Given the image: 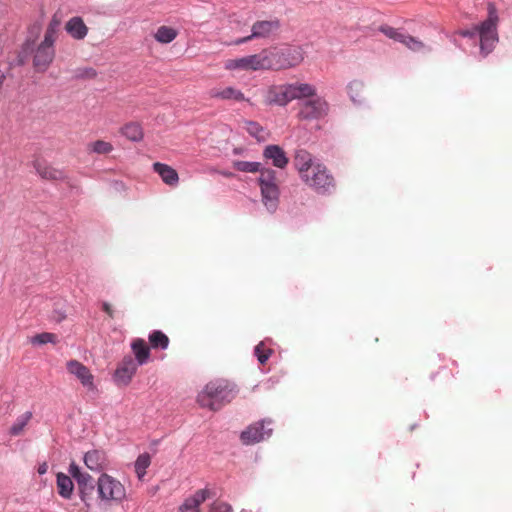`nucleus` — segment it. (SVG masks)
<instances>
[{
    "mask_svg": "<svg viewBox=\"0 0 512 512\" xmlns=\"http://www.w3.org/2000/svg\"><path fill=\"white\" fill-rule=\"evenodd\" d=\"M266 70L281 71L299 66L305 57L301 46L280 45L263 49Z\"/></svg>",
    "mask_w": 512,
    "mask_h": 512,
    "instance_id": "f257e3e1",
    "label": "nucleus"
},
{
    "mask_svg": "<svg viewBox=\"0 0 512 512\" xmlns=\"http://www.w3.org/2000/svg\"><path fill=\"white\" fill-rule=\"evenodd\" d=\"M497 24V10L495 5L490 3L488 5V18L471 29L459 31V35L469 38H474L478 35L480 38V51L483 56H487L498 42Z\"/></svg>",
    "mask_w": 512,
    "mask_h": 512,
    "instance_id": "f03ea898",
    "label": "nucleus"
},
{
    "mask_svg": "<svg viewBox=\"0 0 512 512\" xmlns=\"http://www.w3.org/2000/svg\"><path fill=\"white\" fill-rule=\"evenodd\" d=\"M235 397L233 388L226 380L210 381L197 396V403L202 408L212 411L221 409Z\"/></svg>",
    "mask_w": 512,
    "mask_h": 512,
    "instance_id": "7ed1b4c3",
    "label": "nucleus"
},
{
    "mask_svg": "<svg viewBox=\"0 0 512 512\" xmlns=\"http://www.w3.org/2000/svg\"><path fill=\"white\" fill-rule=\"evenodd\" d=\"M59 22L52 20L44 34V38L34 51L33 67L37 72H45L55 57L54 43L57 39Z\"/></svg>",
    "mask_w": 512,
    "mask_h": 512,
    "instance_id": "20e7f679",
    "label": "nucleus"
},
{
    "mask_svg": "<svg viewBox=\"0 0 512 512\" xmlns=\"http://www.w3.org/2000/svg\"><path fill=\"white\" fill-rule=\"evenodd\" d=\"M97 494L105 504H119L126 498V489L119 480L102 473L97 480Z\"/></svg>",
    "mask_w": 512,
    "mask_h": 512,
    "instance_id": "39448f33",
    "label": "nucleus"
},
{
    "mask_svg": "<svg viewBox=\"0 0 512 512\" xmlns=\"http://www.w3.org/2000/svg\"><path fill=\"white\" fill-rule=\"evenodd\" d=\"M300 178L307 186L318 193L329 192L330 189L335 187L334 177L327 167L320 162H317Z\"/></svg>",
    "mask_w": 512,
    "mask_h": 512,
    "instance_id": "423d86ee",
    "label": "nucleus"
},
{
    "mask_svg": "<svg viewBox=\"0 0 512 512\" xmlns=\"http://www.w3.org/2000/svg\"><path fill=\"white\" fill-rule=\"evenodd\" d=\"M227 71H259L266 70L263 50L259 53L243 56L240 58L227 59L224 62Z\"/></svg>",
    "mask_w": 512,
    "mask_h": 512,
    "instance_id": "0eeeda50",
    "label": "nucleus"
},
{
    "mask_svg": "<svg viewBox=\"0 0 512 512\" xmlns=\"http://www.w3.org/2000/svg\"><path fill=\"white\" fill-rule=\"evenodd\" d=\"M328 111V102L324 98L314 96L299 104L297 116L300 120H318L325 117Z\"/></svg>",
    "mask_w": 512,
    "mask_h": 512,
    "instance_id": "6e6552de",
    "label": "nucleus"
},
{
    "mask_svg": "<svg viewBox=\"0 0 512 512\" xmlns=\"http://www.w3.org/2000/svg\"><path fill=\"white\" fill-rule=\"evenodd\" d=\"M280 28L279 20L257 21L252 25L251 34L249 36L239 38L233 42L234 45H241L255 38H267L276 33Z\"/></svg>",
    "mask_w": 512,
    "mask_h": 512,
    "instance_id": "1a4fd4ad",
    "label": "nucleus"
},
{
    "mask_svg": "<svg viewBox=\"0 0 512 512\" xmlns=\"http://www.w3.org/2000/svg\"><path fill=\"white\" fill-rule=\"evenodd\" d=\"M138 366L139 365L131 356H125L114 373L116 383L119 385H128L136 374Z\"/></svg>",
    "mask_w": 512,
    "mask_h": 512,
    "instance_id": "9d476101",
    "label": "nucleus"
},
{
    "mask_svg": "<svg viewBox=\"0 0 512 512\" xmlns=\"http://www.w3.org/2000/svg\"><path fill=\"white\" fill-rule=\"evenodd\" d=\"M264 102L267 105L286 106L290 102L288 85L281 84L268 87Z\"/></svg>",
    "mask_w": 512,
    "mask_h": 512,
    "instance_id": "9b49d317",
    "label": "nucleus"
},
{
    "mask_svg": "<svg viewBox=\"0 0 512 512\" xmlns=\"http://www.w3.org/2000/svg\"><path fill=\"white\" fill-rule=\"evenodd\" d=\"M272 429H265V422H257L250 425L241 433V440L244 444L250 445L258 443L271 435Z\"/></svg>",
    "mask_w": 512,
    "mask_h": 512,
    "instance_id": "f8f14e48",
    "label": "nucleus"
},
{
    "mask_svg": "<svg viewBox=\"0 0 512 512\" xmlns=\"http://www.w3.org/2000/svg\"><path fill=\"white\" fill-rule=\"evenodd\" d=\"M67 370L69 373L73 374L84 387L90 390L94 389V377L85 365L77 360H70L67 362Z\"/></svg>",
    "mask_w": 512,
    "mask_h": 512,
    "instance_id": "ddd939ff",
    "label": "nucleus"
},
{
    "mask_svg": "<svg viewBox=\"0 0 512 512\" xmlns=\"http://www.w3.org/2000/svg\"><path fill=\"white\" fill-rule=\"evenodd\" d=\"M210 497L208 489H199L191 497L185 499L178 512H200L199 506Z\"/></svg>",
    "mask_w": 512,
    "mask_h": 512,
    "instance_id": "4468645a",
    "label": "nucleus"
},
{
    "mask_svg": "<svg viewBox=\"0 0 512 512\" xmlns=\"http://www.w3.org/2000/svg\"><path fill=\"white\" fill-rule=\"evenodd\" d=\"M84 463L88 469L94 472H100L108 465L106 454L100 450L88 451L84 456Z\"/></svg>",
    "mask_w": 512,
    "mask_h": 512,
    "instance_id": "2eb2a0df",
    "label": "nucleus"
},
{
    "mask_svg": "<svg viewBox=\"0 0 512 512\" xmlns=\"http://www.w3.org/2000/svg\"><path fill=\"white\" fill-rule=\"evenodd\" d=\"M34 168H35L37 174L42 179L50 180V181H66L67 180V176L62 170H59L52 166H49L45 163L35 161Z\"/></svg>",
    "mask_w": 512,
    "mask_h": 512,
    "instance_id": "dca6fc26",
    "label": "nucleus"
},
{
    "mask_svg": "<svg viewBox=\"0 0 512 512\" xmlns=\"http://www.w3.org/2000/svg\"><path fill=\"white\" fill-rule=\"evenodd\" d=\"M209 95L211 98L220 100H233L236 102L247 101L244 94L239 89L232 86L213 88L209 91Z\"/></svg>",
    "mask_w": 512,
    "mask_h": 512,
    "instance_id": "f3484780",
    "label": "nucleus"
},
{
    "mask_svg": "<svg viewBox=\"0 0 512 512\" xmlns=\"http://www.w3.org/2000/svg\"><path fill=\"white\" fill-rule=\"evenodd\" d=\"M153 170L156 172L162 179V181L171 187H175L179 183V175L177 171L171 166L156 162L153 164Z\"/></svg>",
    "mask_w": 512,
    "mask_h": 512,
    "instance_id": "a211bd4d",
    "label": "nucleus"
},
{
    "mask_svg": "<svg viewBox=\"0 0 512 512\" xmlns=\"http://www.w3.org/2000/svg\"><path fill=\"white\" fill-rule=\"evenodd\" d=\"M290 102L295 99L311 98L316 96V88L308 83L287 84Z\"/></svg>",
    "mask_w": 512,
    "mask_h": 512,
    "instance_id": "6ab92c4d",
    "label": "nucleus"
},
{
    "mask_svg": "<svg viewBox=\"0 0 512 512\" xmlns=\"http://www.w3.org/2000/svg\"><path fill=\"white\" fill-rule=\"evenodd\" d=\"M66 32L76 40L84 39L88 34V27L85 25L81 17L75 16L65 24Z\"/></svg>",
    "mask_w": 512,
    "mask_h": 512,
    "instance_id": "aec40b11",
    "label": "nucleus"
},
{
    "mask_svg": "<svg viewBox=\"0 0 512 512\" xmlns=\"http://www.w3.org/2000/svg\"><path fill=\"white\" fill-rule=\"evenodd\" d=\"M131 349L135 356L134 360L142 366L146 364L150 359V346L142 338H136L131 343Z\"/></svg>",
    "mask_w": 512,
    "mask_h": 512,
    "instance_id": "412c9836",
    "label": "nucleus"
},
{
    "mask_svg": "<svg viewBox=\"0 0 512 512\" xmlns=\"http://www.w3.org/2000/svg\"><path fill=\"white\" fill-rule=\"evenodd\" d=\"M317 162L314 161L313 156L306 150H297L294 156V166L298 171L299 176H303L309 169H311Z\"/></svg>",
    "mask_w": 512,
    "mask_h": 512,
    "instance_id": "4be33fe9",
    "label": "nucleus"
},
{
    "mask_svg": "<svg viewBox=\"0 0 512 512\" xmlns=\"http://www.w3.org/2000/svg\"><path fill=\"white\" fill-rule=\"evenodd\" d=\"M261 188L262 201L270 212H274L279 201V187L276 185H265Z\"/></svg>",
    "mask_w": 512,
    "mask_h": 512,
    "instance_id": "5701e85b",
    "label": "nucleus"
},
{
    "mask_svg": "<svg viewBox=\"0 0 512 512\" xmlns=\"http://www.w3.org/2000/svg\"><path fill=\"white\" fill-rule=\"evenodd\" d=\"M263 155L267 159H271L273 165L278 168H285L288 164V158L284 150L278 145H268L263 152Z\"/></svg>",
    "mask_w": 512,
    "mask_h": 512,
    "instance_id": "b1692460",
    "label": "nucleus"
},
{
    "mask_svg": "<svg viewBox=\"0 0 512 512\" xmlns=\"http://www.w3.org/2000/svg\"><path fill=\"white\" fill-rule=\"evenodd\" d=\"M178 31L170 26L162 25L154 33V39L161 44H169L176 39Z\"/></svg>",
    "mask_w": 512,
    "mask_h": 512,
    "instance_id": "393cba45",
    "label": "nucleus"
},
{
    "mask_svg": "<svg viewBox=\"0 0 512 512\" xmlns=\"http://www.w3.org/2000/svg\"><path fill=\"white\" fill-rule=\"evenodd\" d=\"M57 488L58 493L66 499H69L73 492V482L71 478L63 473L57 475Z\"/></svg>",
    "mask_w": 512,
    "mask_h": 512,
    "instance_id": "a878e982",
    "label": "nucleus"
},
{
    "mask_svg": "<svg viewBox=\"0 0 512 512\" xmlns=\"http://www.w3.org/2000/svg\"><path fill=\"white\" fill-rule=\"evenodd\" d=\"M120 133L131 141H140L143 138L142 127L140 124L134 122L124 125L121 128Z\"/></svg>",
    "mask_w": 512,
    "mask_h": 512,
    "instance_id": "bb28decb",
    "label": "nucleus"
},
{
    "mask_svg": "<svg viewBox=\"0 0 512 512\" xmlns=\"http://www.w3.org/2000/svg\"><path fill=\"white\" fill-rule=\"evenodd\" d=\"M113 149L112 143L101 139L90 142L87 145V152L89 154L106 155L111 153Z\"/></svg>",
    "mask_w": 512,
    "mask_h": 512,
    "instance_id": "cd10ccee",
    "label": "nucleus"
},
{
    "mask_svg": "<svg viewBox=\"0 0 512 512\" xmlns=\"http://www.w3.org/2000/svg\"><path fill=\"white\" fill-rule=\"evenodd\" d=\"M148 340L151 348L163 350L168 348L170 342L168 336L160 330L152 331L148 336Z\"/></svg>",
    "mask_w": 512,
    "mask_h": 512,
    "instance_id": "c85d7f7f",
    "label": "nucleus"
},
{
    "mask_svg": "<svg viewBox=\"0 0 512 512\" xmlns=\"http://www.w3.org/2000/svg\"><path fill=\"white\" fill-rule=\"evenodd\" d=\"M151 464V457L148 453H143L138 456L135 461V472L139 480H142L146 474V469Z\"/></svg>",
    "mask_w": 512,
    "mask_h": 512,
    "instance_id": "c756f323",
    "label": "nucleus"
},
{
    "mask_svg": "<svg viewBox=\"0 0 512 512\" xmlns=\"http://www.w3.org/2000/svg\"><path fill=\"white\" fill-rule=\"evenodd\" d=\"M273 353V349L269 347L266 341H261L258 343L254 349V354L256 355L260 364L264 365L270 356Z\"/></svg>",
    "mask_w": 512,
    "mask_h": 512,
    "instance_id": "7c9ffc66",
    "label": "nucleus"
},
{
    "mask_svg": "<svg viewBox=\"0 0 512 512\" xmlns=\"http://www.w3.org/2000/svg\"><path fill=\"white\" fill-rule=\"evenodd\" d=\"M408 49L413 52H420L426 48V45L420 39L413 37L411 35L403 34L401 42Z\"/></svg>",
    "mask_w": 512,
    "mask_h": 512,
    "instance_id": "2f4dec72",
    "label": "nucleus"
},
{
    "mask_svg": "<svg viewBox=\"0 0 512 512\" xmlns=\"http://www.w3.org/2000/svg\"><path fill=\"white\" fill-rule=\"evenodd\" d=\"M245 130L259 141L265 140V131L263 127L254 121H245Z\"/></svg>",
    "mask_w": 512,
    "mask_h": 512,
    "instance_id": "473e14b6",
    "label": "nucleus"
},
{
    "mask_svg": "<svg viewBox=\"0 0 512 512\" xmlns=\"http://www.w3.org/2000/svg\"><path fill=\"white\" fill-rule=\"evenodd\" d=\"M32 417L31 412H26L23 415H21L16 422L11 426L10 428V434L12 436H18L22 433L24 427L27 425V423L30 421Z\"/></svg>",
    "mask_w": 512,
    "mask_h": 512,
    "instance_id": "72a5a7b5",
    "label": "nucleus"
},
{
    "mask_svg": "<svg viewBox=\"0 0 512 512\" xmlns=\"http://www.w3.org/2000/svg\"><path fill=\"white\" fill-rule=\"evenodd\" d=\"M233 167L240 172H250L255 173L260 171L261 163L259 162H249V161H234Z\"/></svg>",
    "mask_w": 512,
    "mask_h": 512,
    "instance_id": "f704fd0d",
    "label": "nucleus"
},
{
    "mask_svg": "<svg viewBox=\"0 0 512 512\" xmlns=\"http://www.w3.org/2000/svg\"><path fill=\"white\" fill-rule=\"evenodd\" d=\"M276 173L272 169H260L259 185H276Z\"/></svg>",
    "mask_w": 512,
    "mask_h": 512,
    "instance_id": "c9c22d12",
    "label": "nucleus"
},
{
    "mask_svg": "<svg viewBox=\"0 0 512 512\" xmlns=\"http://www.w3.org/2000/svg\"><path fill=\"white\" fill-rule=\"evenodd\" d=\"M378 29L385 36L397 42H401L402 36L404 34L399 29H396L389 25H381Z\"/></svg>",
    "mask_w": 512,
    "mask_h": 512,
    "instance_id": "e433bc0d",
    "label": "nucleus"
},
{
    "mask_svg": "<svg viewBox=\"0 0 512 512\" xmlns=\"http://www.w3.org/2000/svg\"><path fill=\"white\" fill-rule=\"evenodd\" d=\"M378 29L385 36L397 42H401L402 36L404 34L399 29H396L389 25H381Z\"/></svg>",
    "mask_w": 512,
    "mask_h": 512,
    "instance_id": "4c0bfd02",
    "label": "nucleus"
},
{
    "mask_svg": "<svg viewBox=\"0 0 512 512\" xmlns=\"http://www.w3.org/2000/svg\"><path fill=\"white\" fill-rule=\"evenodd\" d=\"M31 342L33 344H36V343L37 344L56 343L57 342V337L53 333L44 332V333H40V334L35 335L32 338Z\"/></svg>",
    "mask_w": 512,
    "mask_h": 512,
    "instance_id": "58836bf2",
    "label": "nucleus"
},
{
    "mask_svg": "<svg viewBox=\"0 0 512 512\" xmlns=\"http://www.w3.org/2000/svg\"><path fill=\"white\" fill-rule=\"evenodd\" d=\"M232 511V508L229 504L225 503V502H221V501H216L214 502L211 507H210V510L209 512H231Z\"/></svg>",
    "mask_w": 512,
    "mask_h": 512,
    "instance_id": "ea45409f",
    "label": "nucleus"
},
{
    "mask_svg": "<svg viewBox=\"0 0 512 512\" xmlns=\"http://www.w3.org/2000/svg\"><path fill=\"white\" fill-rule=\"evenodd\" d=\"M75 480L80 487H87L92 483V477L89 474L83 472H81L78 477L75 478Z\"/></svg>",
    "mask_w": 512,
    "mask_h": 512,
    "instance_id": "a19ab883",
    "label": "nucleus"
},
{
    "mask_svg": "<svg viewBox=\"0 0 512 512\" xmlns=\"http://www.w3.org/2000/svg\"><path fill=\"white\" fill-rule=\"evenodd\" d=\"M362 86H363V84L359 81H352L351 83H349L348 89H349V92L351 94V98L353 101L356 100L355 97L353 96V93L360 91Z\"/></svg>",
    "mask_w": 512,
    "mask_h": 512,
    "instance_id": "79ce46f5",
    "label": "nucleus"
},
{
    "mask_svg": "<svg viewBox=\"0 0 512 512\" xmlns=\"http://www.w3.org/2000/svg\"><path fill=\"white\" fill-rule=\"evenodd\" d=\"M69 472L71 476L75 479L78 477V475L82 472L76 464L72 463L69 467Z\"/></svg>",
    "mask_w": 512,
    "mask_h": 512,
    "instance_id": "37998d69",
    "label": "nucleus"
},
{
    "mask_svg": "<svg viewBox=\"0 0 512 512\" xmlns=\"http://www.w3.org/2000/svg\"><path fill=\"white\" fill-rule=\"evenodd\" d=\"M102 309H103V311H105L107 313V315L110 318L114 317V310L112 309V307H111V305L109 303L104 302L103 305H102Z\"/></svg>",
    "mask_w": 512,
    "mask_h": 512,
    "instance_id": "c03bdc74",
    "label": "nucleus"
},
{
    "mask_svg": "<svg viewBox=\"0 0 512 512\" xmlns=\"http://www.w3.org/2000/svg\"><path fill=\"white\" fill-rule=\"evenodd\" d=\"M33 43L30 42V40H27L25 43H24V46H23V49L24 51L28 52V51H33Z\"/></svg>",
    "mask_w": 512,
    "mask_h": 512,
    "instance_id": "a18cd8bd",
    "label": "nucleus"
},
{
    "mask_svg": "<svg viewBox=\"0 0 512 512\" xmlns=\"http://www.w3.org/2000/svg\"><path fill=\"white\" fill-rule=\"evenodd\" d=\"M97 75L96 71L92 68H89L85 72V76L89 78H94Z\"/></svg>",
    "mask_w": 512,
    "mask_h": 512,
    "instance_id": "49530a36",
    "label": "nucleus"
},
{
    "mask_svg": "<svg viewBox=\"0 0 512 512\" xmlns=\"http://www.w3.org/2000/svg\"><path fill=\"white\" fill-rule=\"evenodd\" d=\"M46 471H47V465L45 463L42 464L41 466H39V468H38L39 474H44V473H46Z\"/></svg>",
    "mask_w": 512,
    "mask_h": 512,
    "instance_id": "de8ad7c7",
    "label": "nucleus"
},
{
    "mask_svg": "<svg viewBox=\"0 0 512 512\" xmlns=\"http://www.w3.org/2000/svg\"><path fill=\"white\" fill-rule=\"evenodd\" d=\"M224 176H230L231 174L230 173H223Z\"/></svg>",
    "mask_w": 512,
    "mask_h": 512,
    "instance_id": "09e8293b",
    "label": "nucleus"
}]
</instances>
